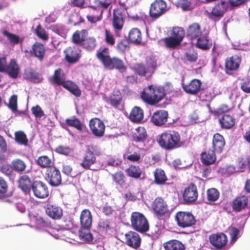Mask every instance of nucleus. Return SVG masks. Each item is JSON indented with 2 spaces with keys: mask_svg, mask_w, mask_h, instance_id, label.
I'll use <instances>...</instances> for the list:
<instances>
[{
  "mask_svg": "<svg viewBox=\"0 0 250 250\" xmlns=\"http://www.w3.org/2000/svg\"><path fill=\"white\" fill-rule=\"evenodd\" d=\"M210 244L214 247V250H228L226 246L228 243V237L223 233L212 234L209 237Z\"/></svg>",
  "mask_w": 250,
  "mask_h": 250,
  "instance_id": "nucleus-10",
  "label": "nucleus"
},
{
  "mask_svg": "<svg viewBox=\"0 0 250 250\" xmlns=\"http://www.w3.org/2000/svg\"><path fill=\"white\" fill-rule=\"evenodd\" d=\"M37 164L42 168L48 169L52 167L54 164L52 159L47 155H42L38 158L36 161Z\"/></svg>",
  "mask_w": 250,
  "mask_h": 250,
  "instance_id": "nucleus-43",
  "label": "nucleus"
},
{
  "mask_svg": "<svg viewBox=\"0 0 250 250\" xmlns=\"http://www.w3.org/2000/svg\"><path fill=\"white\" fill-rule=\"evenodd\" d=\"M112 0H94L93 3L97 8L102 9H107L111 4Z\"/></svg>",
  "mask_w": 250,
  "mask_h": 250,
  "instance_id": "nucleus-59",
  "label": "nucleus"
},
{
  "mask_svg": "<svg viewBox=\"0 0 250 250\" xmlns=\"http://www.w3.org/2000/svg\"><path fill=\"white\" fill-rule=\"evenodd\" d=\"M15 139L17 143L20 145L27 146L28 144V140L26 134L24 132L21 131H18L15 133Z\"/></svg>",
  "mask_w": 250,
  "mask_h": 250,
  "instance_id": "nucleus-52",
  "label": "nucleus"
},
{
  "mask_svg": "<svg viewBox=\"0 0 250 250\" xmlns=\"http://www.w3.org/2000/svg\"><path fill=\"white\" fill-rule=\"evenodd\" d=\"M133 70L136 74L140 76H146L148 72V68L146 67L142 63H136L134 66Z\"/></svg>",
  "mask_w": 250,
  "mask_h": 250,
  "instance_id": "nucleus-56",
  "label": "nucleus"
},
{
  "mask_svg": "<svg viewBox=\"0 0 250 250\" xmlns=\"http://www.w3.org/2000/svg\"><path fill=\"white\" fill-rule=\"evenodd\" d=\"M229 8L228 2L225 0H222L215 4L212 7L210 13V18L220 19L222 18Z\"/></svg>",
  "mask_w": 250,
  "mask_h": 250,
  "instance_id": "nucleus-17",
  "label": "nucleus"
},
{
  "mask_svg": "<svg viewBox=\"0 0 250 250\" xmlns=\"http://www.w3.org/2000/svg\"><path fill=\"white\" fill-rule=\"evenodd\" d=\"M154 182L157 185H164L167 180V176L164 170L156 168L154 172Z\"/></svg>",
  "mask_w": 250,
  "mask_h": 250,
  "instance_id": "nucleus-41",
  "label": "nucleus"
},
{
  "mask_svg": "<svg viewBox=\"0 0 250 250\" xmlns=\"http://www.w3.org/2000/svg\"><path fill=\"white\" fill-rule=\"evenodd\" d=\"M209 112L216 117L223 116L227 113H228L229 109V106L226 104H222L218 108L215 110H212L210 107L208 105Z\"/></svg>",
  "mask_w": 250,
  "mask_h": 250,
  "instance_id": "nucleus-48",
  "label": "nucleus"
},
{
  "mask_svg": "<svg viewBox=\"0 0 250 250\" xmlns=\"http://www.w3.org/2000/svg\"><path fill=\"white\" fill-rule=\"evenodd\" d=\"M220 196L219 191L215 188H210L207 191V199L210 202L217 201Z\"/></svg>",
  "mask_w": 250,
  "mask_h": 250,
  "instance_id": "nucleus-55",
  "label": "nucleus"
},
{
  "mask_svg": "<svg viewBox=\"0 0 250 250\" xmlns=\"http://www.w3.org/2000/svg\"><path fill=\"white\" fill-rule=\"evenodd\" d=\"M45 52L44 45L42 43L36 42L32 46L30 54L42 62L44 58Z\"/></svg>",
  "mask_w": 250,
  "mask_h": 250,
  "instance_id": "nucleus-23",
  "label": "nucleus"
},
{
  "mask_svg": "<svg viewBox=\"0 0 250 250\" xmlns=\"http://www.w3.org/2000/svg\"><path fill=\"white\" fill-rule=\"evenodd\" d=\"M165 250H185L184 245L180 241L173 239L166 242L163 244Z\"/></svg>",
  "mask_w": 250,
  "mask_h": 250,
  "instance_id": "nucleus-35",
  "label": "nucleus"
},
{
  "mask_svg": "<svg viewBox=\"0 0 250 250\" xmlns=\"http://www.w3.org/2000/svg\"><path fill=\"white\" fill-rule=\"evenodd\" d=\"M32 191L34 195L39 199H44L49 195L47 185L41 181H35L33 182Z\"/></svg>",
  "mask_w": 250,
  "mask_h": 250,
  "instance_id": "nucleus-13",
  "label": "nucleus"
},
{
  "mask_svg": "<svg viewBox=\"0 0 250 250\" xmlns=\"http://www.w3.org/2000/svg\"><path fill=\"white\" fill-rule=\"evenodd\" d=\"M79 236L83 241L89 243L93 239L92 234L90 232V229L81 228L79 231Z\"/></svg>",
  "mask_w": 250,
  "mask_h": 250,
  "instance_id": "nucleus-53",
  "label": "nucleus"
},
{
  "mask_svg": "<svg viewBox=\"0 0 250 250\" xmlns=\"http://www.w3.org/2000/svg\"><path fill=\"white\" fill-rule=\"evenodd\" d=\"M128 40L133 43L139 44L142 42V33L137 28L131 29L128 33Z\"/></svg>",
  "mask_w": 250,
  "mask_h": 250,
  "instance_id": "nucleus-37",
  "label": "nucleus"
},
{
  "mask_svg": "<svg viewBox=\"0 0 250 250\" xmlns=\"http://www.w3.org/2000/svg\"><path fill=\"white\" fill-rule=\"evenodd\" d=\"M52 79L54 83L58 85L62 86L66 81L65 74L61 68H58L54 71Z\"/></svg>",
  "mask_w": 250,
  "mask_h": 250,
  "instance_id": "nucleus-42",
  "label": "nucleus"
},
{
  "mask_svg": "<svg viewBox=\"0 0 250 250\" xmlns=\"http://www.w3.org/2000/svg\"><path fill=\"white\" fill-rule=\"evenodd\" d=\"M163 41L166 46L169 49H174L177 46L180 45L181 43L172 36L166 37L163 39Z\"/></svg>",
  "mask_w": 250,
  "mask_h": 250,
  "instance_id": "nucleus-51",
  "label": "nucleus"
},
{
  "mask_svg": "<svg viewBox=\"0 0 250 250\" xmlns=\"http://www.w3.org/2000/svg\"><path fill=\"white\" fill-rule=\"evenodd\" d=\"M106 102L112 106L117 108L121 103L122 96L119 90L114 91L106 98Z\"/></svg>",
  "mask_w": 250,
  "mask_h": 250,
  "instance_id": "nucleus-32",
  "label": "nucleus"
},
{
  "mask_svg": "<svg viewBox=\"0 0 250 250\" xmlns=\"http://www.w3.org/2000/svg\"><path fill=\"white\" fill-rule=\"evenodd\" d=\"M167 11V4L164 0H155L149 7V15L153 20H157Z\"/></svg>",
  "mask_w": 250,
  "mask_h": 250,
  "instance_id": "nucleus-7",
  "label": "nucleus"
},
{
  "mask_svg": "<svg viewBox=\"0 0 250 250\" xmlns=\"http://www.w3.org/2000/svg\"><path fill=\"white\" fill-rule=\"evenodd\" d=\"M126 8H117L113 10L112 25L115 31L121 30L124 26L125 19V10Z\"/></svg>",
  "mask_w": 250,
  "mask_h": 250,
  "instance_id": "nucleus-12",
  "label": "nucleus"
},
{
  "mask_svg": "<svg viewBox=\"0 0 250 250\" xmlns=\"http://www.w3.org/2000/svg\"><path fill=\"white\" fill-rule=\"evenodd\" d=\"M112 178L113 181L121 187H123L125 185V177L122 171L116 172L112 175Z\"/></svg>",
  "mask_w": 250,
  "mask_h": 250,
  "instance_id": "nucleus-46",
  "label": "nucleus"
},
{
  "mask_svg": "<svg viewBox=\"0 0 250 250\" xmlns=\"http://www.w3.org/2000/svg\"><path fill=\"white\" fill-rule=\"evenodd\" d=\"M202 85L201 81L197 79H194L188 83H185L182 80L181 85L184 91L187 94L195 95L200 90Z\"/></svg>",
  "mask_w": 250,
  "mask_h": 250,
  "instance_id": "nucleus-15",
  "label": "nucleus"
},
{
  "mask_svg": "<svg viewBox=\"0 0 250 250\" xmlns=\"http://www.w3.org/2000/svg\"><path fill=\"white\" fill-rule=\"evenodd\" d=\"M125 243L130 248L138 249L141 244V238L139 234L135 231H130L125 234Z\"/></svg>",
  "mask_w": 250,
  "mask_h": 250,
  "instance_id": "nucleus-20",
  "label": "nucleus"
},
{
  "mask_svg": "<svg viewBox=\"0 0 250 250\" xmlns=\"http://www.w3.org/2000/svg\"><path fill=\"white\" fill-rule=\"evenodd\" d=\"M147 137V133L144 127L139 126L136 128V132L132 135L133 141L135 142H143Z\"/></svg>",
  "mask_w": 250,
  "mask_h": 250,
  "instance_id": "nucleus-39",
  "label": "nucleus"
},
{
  "mask_svg": "<svg viewBox=\"0 0 250 250\" xmlns=\"http://www.w3.org/2000/svg\"><path fill=\"white\" fill-rule=\"evenodd\" d=\"M132 228L136 231L145 233L148 231L149 223L145 215L139 212H133L130 217Z\"/></svg>",
  "mask_w": 250,
  "mask_h": 250,
  "instance_id": "nucleus-5",
  "label": "nucleus"
},
{
  "mask_svg": "<svg viewBox=\"0 0 250 250\" xmlns=\"http://www.w3.org/2000/svg\"><path fill=\"white\" fill-rule=\"evenodd\" d=\"M221 127L223 129H229L235 125V119L229 114L223 115L219 120Z\"/></svg>",
  "mask_w": 250,
  "mask_h": 250,
  "instance_id": "nucleus-31",
  "label": "nucleus"
},
{
  "mask_svg": "<svg viewBox=\"0 0 250 250\" xmlns=\"http://www.w3.org/2000/svg\"><path fill=\"white\" fill-rule=\"evenodd\" d=\"M96 57L102 62L104 67L109 70L115 69L121 73H124L126 71L127 67L122 59L117 57L111 58L110 56L108 47L99 49L97 52Z\"/></svg>",
  "mask_w": 250,
  "mask_h": 250,
  "instance_id": "nucleus-2",
  "label": "nucleus"
},
{
  "mask_svg": "<svg viewBox=\"0 0 250 250\" xmlns=\"http://www.w3.org/2000/svg\"><path fill=\"white\" fill-rule=\"evenodd\" d=\"M165 96V90L163 87L153 84L145 87L140 93L142 100L150 105L156 104Z\"/></svg>",
  "mask_w": 250,
  "mask_h": 250,
  "instance_id": "nucleus-3",
  "label": "nucleus"
},
{
  "mask_svg": "<svg viewBox=\"0 0 250 250\" xmlns=\"http://www.w3.org/2000/svg\"><path fill=\"white\" fill-rule=\"evenodd\" d=\"M184 56L187 61L190 62H196L198 59V55L193 50H189L185 53Z\"/></svg>",
  "mask_w": 250,
  "mask_h": 250,
  "instance_id": "nucleus-64",
  "label": "nucleus"
},
{
  "mask_svg": "<svg viewBox=\"0 0 250 250\" xmlns=\"http://www.w3.org/2000/svg\"><path fill=\"white\" fill-rule=\"evenodd\" d=\"M45 179L52 187H58L62 184L60 171L55 166L47 169L45 171Z\"/></svg>",
  "mask_w": 250,
  "mask_h": 250,
  "instance_id": "nucleus-11",
  "label": "nucleus"
},
{
  "mask_svg": "<svg viewBox=\"0 0 250 250\" xmlns=\"http://www.w3.org/2000/svg\"><path fill=\"white\" fill-rule=\"evenodd\" d=\"M125 171L128 176L136 179L140 178L142 173V171L139 166L133 165L130 166L125 169Z\"/></svg>",
  "mask_w": 250,
  "mask_h": 250,
  "instance_id": "nucleus-45",
  "label": "nucleus"
},
{
  "mask_svg": "<svg viewBox=\"0 0 250 250\" xmlns=\"http://www.w3.org/2000/svg\"><path fill=\"white\" fill-rule=\"evenodd\" d=\"M92 222L91 212L87 209L83 210L80 215L81 228L90 229Z\"/></svg>",
  "mask_w": 250,
  "mask_h": 250,
  "instance_id": "nucleus-27",
  "label": "nucleus"
},
{
  "mask_svg": "<svg viewBox=\"0 0 250 250\" xmlns=\"http://www.w3.org/2000/svg\"><path fill=\"white\" fill-rule=\"evenodd\" d=\"M62 86L76 97H80L81 95V91L79 86L71 81H66Z\"/></svg>",
  "mask_w": 250,
  "mask_h": 250,
  "instance_id": "nucleus-36",
  "label": "nucleus"
},
{
  "mask_svg": "<svg viewBox=\"0 0 250 250\" xmlns=\"http://www.w3.org/2000/svg\"><path fill=\"white\" fill-rule=\"evenodd\" d=\"M198 195L196 186L193 184H191L185 189L183 193V198L186 203L190 204L196 201Z\"/></svg>",
  "mask_w": 250,
  "mask_h": 250,
  "instance_id": "nucleus-18",
  "label": "nucleus"
},
{
  "mask_svg": "<svg viewBox=\"0 0 250 250\" xmlns=\"http://www.w3.org/2000/svg\"><path fill=\"white\" fill-rule=\"evenodd\" d=\"M83 48L88 50L93 49L96 46V41L94 38L85 39L82 44Z\"/></svg>",
  "mask_w": 250,
  "mask_h": 250,
  "instance_id": "nucleus-57",
  "label": "nucleus"
},
{
  "mask_svg": "<svg viewBox=\"0 0 250 250\" xmlns=\"http://www.w3.org/2000/svg\"><path fill=\"white\" fill-rule=\"evenodd\" d=\"M55 151L57 153L68 156L71 153L72 149L68 146H59L55 148Z\"/></svg>",
  "mask_w": 250,
  "mask_h": 250,
  "instance_id": "nucleus-63",
  "label": "nucleus"
},
{
  "mask_svg": "<svg viewBox=\"0 0 250 250\" xmlns=\"http://www.w3.org/2000/svg\"><path fill=\"white\" fill-rule=\"evenodd\" d=\"M200 159L204 165L209 166L213 164L216 160V152L210 149L202 152L200 154Z\"/></svg>",
  "mask_w": 250,
  "mask_h": 250,
  "instance_id": "nucleus-26",
  "label": "nucleus"
},
{
  "mask_svg": "<svg viewBox=\"0 0 250 250\" xmlns=\"http://www.w3.org/2000/svg\"><path fill=\"white\" fill-rule=\"evenodd\" d=\"M62 171L64 174L70 176L72 177H76L81 174V172L80 171H73L72 167L70 165H68L63 166Z\"/></svg>",
  "mask_w": 250,
  "mask_h": 250,
  "instance_id": "nucleus-58",
  "label": "nucleus"
},
{
  "mask_svg": "<svg viewBox=\"0 0 250 250\" xmlns=\"http://www.w3.org/2000/svg\"><path fill=\"white\" fill-rule=\"evenodd\" d=\"M185 34L184 30L179 27H173L171 33V36L174 37V38L177 39L180 42L183 40Z\"/></svg>",
  "mask_w": 250,
  "mask_h": 250,
  "instance_id": "nucleus-54",
  "label": "nucleus"
},
{
  "mask_svg": "<svg viewBox=\"0 0 250 250\" xmlns=\"http://www.w3.org/2000/svg\"><path fill=\"white\" fill-rule=\"evenodd\" d=\"M87 34L86 30H76L72 35V41L76 44H82Z\"/></svg>",
  "mask_w": 250,
  "mask_h": 250,
  "instance_id": "nucleus-38",
  "label": "nucleus"
},
{
  "mask_svg": "<svg viewBox=\"0 0 250 250\" xmlns=\"http://www.w3.org/2000/svg\"><path fill=\"white\" fill-rule=\"evenodd\" d=\"M65 124L71 127H73L78 130H83V125L80 120L76 116H73L71 118H67L65 120Z\"/></svg>",
  "mask_w": 250,
  "mask_h": 250,
  "instance_id": "nucleus-47",
  "label": "nucleus"
},
{
  "mask_svg": "<svg viewBox=\"0 0 250 250\" xmlns=\"http://www.w3.org/2000/svg\"><path fill=\"white\" fill-rule=\"evenodd\" d=\"M175 219L178 226L183 229L192 227L196 224L195 218L190 212L179 211Z\"/></svg>",
  "mask_w": 250,
  "mask_h": 250,
  "instance_id": "nucleus-6",
  "label": "nucleus"
},
{
  "mask_svg": "<svg viewBox=\"0 0 250 250\" xmlns=\"http://www.w3.org/2000/svg\"><path fill=\"white\" fill-rule=\"evenodd\" d=\"M242 61L241 55L236 54L227 57L225 61V71L228 75H230L232 72L237 71L239 69Z\"/></svg>",
  "mask_w": 250,
  "mask_h": 250,
  "instance_id": "nucleus-8",
  "label": "nucleus"
},
{
  "mask_svg": "<svg viewBox=\"0 0 250 250\" xmlns=\"http://www.w3.org/2000/svg\"><path fill=\"white\" fill-rule=\"evenodd\" d=\"M3 35L6 37L9 42L13 44H18L22 42L20 38L17 35L10 33L6 30L2 31Z\"/></svg>",
  "mask_w": 250,
  "mask_h": 250,
  "instance_id": "nucleus-49",
  "label": "nucleus"
},
{
  "mask_svg": "<svg viewBox=\"0 0 250 250\" xmlns=\"http://www.w3.org/2000/svg\"><path fill=\"white\" fill-rule=\"evenodd\" d=\"M104 42L110 46H113L115 43V39L114 35L107 29L105 30Z\"/></svg>",
  "mask_w": 250,
  "mask_h": 250,
  "instance_id": "nucleus-60",
  "label": "nucleus"
},
{
  "mask_svg": "<svg viewBox=\"0 0 250 250\" xmlns=\"http://www.w3.org/2000/svg\"><path fill=\"white\" fill-rule=\"evenodd\" d=\"M19 186L20 188L24 192H29L32 188L33 183L30 178L26 175L21 176L18 181Z\"/></svg>",
  "mask_w": 250,
  "mask_h": 250,
  "instance_id": "nucleus-34",
  "label": "nucleus"
},
{
  "mask_svg": "<svg viewBox=\"0 0 250 250\" xmlns=\"http://www.w3.org/2000/svg\"><path fill=\"white\" fill-rule=\"evenodd\" d=\"M212 148L216 153H221L224 148L225 146V140L224 137L219 133H215L214 134L212 140Z\"/></svg>",
  "mask_w": 250,
  "mask_h": 250,
  "instance_id": "nucleus-25",
  "label": "nucleus"
},
{
  "mask_svg": "<svg viewBox=\"0 0 250 250\" xmlns=\"http://www.w3.org/2000/svg\"><path fill=\"white\" fill-rule=\"evenodd\" d=\"M248 203L249 199L247 196L239 195L232 200L231 206L233 211L239 212L247 208Z\"/></svg>",
  "mask_w": 250,
  "mask_h": 250,
  "instance_id": "nucleus-19",
  "label": "nucleus"
},
{
  "mask_svg": "<svg viewBox=\"0 0 250 250\" xmlns=\"http://www.w3.org/2000/svg\"><path fill=\"white\" fill-rule=\"evenodd\" d=\"M128 118L133 123H140L144 118L143 110L139 106H134L132 109Z\"/></svg>",
  "mask_w": 250,
  "mask_h": 250,
  "instance_id": "nucleus-33",
  "label": "nucleus"
},
{
  "mask_svg": "<svg viewBox=\"0 0 250 250\" xmlns=\"http://www.w3.org/2000/svg\"><path fill=\"white\" fill-rule=\"evenodd\" d=\"M157 141L160 147L166 150H171L180 147L183 142L180 133L174 130H167L159 135Z\"/></svg>",
  "mask_w": 250,
  "mask_h": 250,
  "instance_id": "nucleus-1",
  "label": "nucleus"
},
{
  "mask_svg": "<svg viewBox=\"0 0 250 250\" xmlns=\"http://www.w3.org/2000/svg\"><path fill=\"white\" fill-rule=\"evenodd\" d=\"M241 89L245 93H250V78H246L241 80L240 83Z\"/></svg>",
  "mask_w": 250,
  "mask_h": 250,
  "instance_id": "nucleus-61",
  "label": "nucleus"
},
{
  "mask_svg": "<svg viewBox=\"0 0 250 250\" xmlns=\"http://www.w3.org/2000/svg\"><path fill=\"white\" fill-rule=\"evenodd\" d=\"M110 223L108 219H101L98 222V226L99 230L107 231L110 229Z\"/></svg>",
  "mask_w": 250,
  "mask_h": 250,
  "instance_id": "nucleus-62",
  "label": "nucleus"
},
{
  "mask_svg": "<svg viewBox=\"0 0 250 250\" xmlns=\"http://www.w3.org/2000/svg\"><path fill=\"white\" fill-rule=\"evenodd\" d=\"M66 61L74 64L79 61L81 57V51L75 46H68L63 51Z\"/></svg>",
  "mask_w": 250,
  "mask_h": 250,
  "instance_id": "nucleus-14",
  "label": "nucleus"
},
{
  "mask_svg": "<svg viewBox=\"0 0 250 250\" xmlns=\"http://www.w3.org/2000/svg\"><path fill=\"white\" fill-rule=\"evenodd\" d=\"M116 48L120 53H125L129 49V43L126 39H123L118 41L116 44Z\"/></svg>",
  "mask_w": 250,
  "mask_h": 250,
  "instance_id": "nucleus-50",
  "label": "nucleus"
},
{
  "mask_svg": "<svg viewBox=\"0 0 250 250\" xmlns=\"http://www.w3.org/2000/svg\"><path fill=\"white\" fill-rule=\"evenodd\" d=\"M152 208L155 214L159 218L165 216L169 213L166 201L161 197H157L154 200Z\"/></svg>",
  "mask_w": 250,
  "mask_h": 250,
  "instance_id": "nucleus-9",
  "label": "nucleus"
},
{
  "mask_svg": "<svg viewBox=\"0 0 250 250\" xmlns=\"http://www.w3.org/2000/svg\"><path fill=\"white\" fill-rule=\"evenodd\" d=\"M24 77L33 83H39L41 81L40 74L34 69L31 68L25 71Z\"/></svg>",
  "mask_w": 250,
  "mask_h": 250,
  "instance_id": "nucleus-44",
  "label": "nucleus"
},
{
  "mask_svg": "<svg viewBox=\"0 0 250 250\" xmlns=\"http://www.w3.org/2000/svg\"><path fill=\"white\" fill-rule=\"evenodd\" d=\"M89 14L86 16L87 21L92 23H96L102 20L104 10L93 5L89 6Z\"/></svg>",
  "mask_w": 250,
  "mask_h": 250,
  "instance_id": "nucleus-22",
  "label": "nucleus"
},
{
  "mask_svg": "<svg viewBox=\"0 0 250 250\" xmlns=\"http://www.w3.org/2000/svg\"><path fill=\"white\" fill-rule=\"evenodd\" d=\"M197 39L196 47L203 50H207L211 48L212 41L206 34L200 36Z\"/></svg>",
  "mask_w": 250,
  "mask_h": 250,
  "instance_id": "nucleus-30",
  "label": "nucleus"
},
{
  "mask_svg": "<svg viewBox=\"0 0 250 250\" xmlns=\"http://www.w3.org/2000/svg\"><path fill=\"white\" fill-rule=\"evenodd\" d=\"M168 113L164 110L155 111L150 118L151 122L155 125L161 126L167 121Z\"/></svg>",
  "mask_w": 250,
  "mask_h": 250,
  "instance_id": "nucleus-21",
  "label": "nucleus"
},
{
  "mask_svg": "<svg viewBox=\"0 0 250 250\" xmlns=\"http://www.w3.org/2000/svg\"><path fill=\"white\" fill-rule=\"evenodd\" d=\"M12 169L16 172L21 173L24 172L26 168V164L22 160L18 158L13 160L11 163Z\"/></svg>",
  "mask_w": 250,
  "mask_h": 250,
  "instance_id": "nucleus-40",
  "label": "nucleus"
},
{
  "mask_svg": "<svg viewBox=\"0 0 250 250\" xmlns=\"http://www.w3.org/2000/svg\"><path fill=\"white\" fill-rule=\"evenodd\" d=\"M202 35L200 25L197 23L190 25L187 30V37L190 40H194Z\"/></svg>",
  "mask_w": 250,
  "mask_h": 250,
  "instance_id": "nucleus-29",
  "label": "nucleus"
},
{
  "mask_svg": "<svg viewBox=\"0 0 250 250\" xmlns=\"http://www.w3.org/2000/svg\"><path fill=\"white\" fill-rule=\"evenodd\" d=\"M89 127L92 134L97 137H103L105 131V125L99 118L92 119L89 121Z\"/></svg>",
  "mask_w": 250,
  "mask_h": 250,
  "instance_id": "nucleus-16",
  "label": "nucleus"
},
{
  "mask_svg": "<svg viewBox=\"0 0 250 250\" xmlns=\"http://www.w3.org/2000/svg\"><path fill=\"white\" fill-rule=\"evenodd\" d=\"M45 212L51 218L54 220L60 219L63 215L62 208L56 205L48 204L45 207Z\"/></svg>",
  "mask_w": 250,
  "mask_h": 250,
  "instance_id": "nucleus-24",
  "label": "nucleus"
},
{
  "mask_svg": "<svg viewBox=\"0 0 250 250\" xmlns=\"http://www.w3.org/2000/svg\"><path fill=\"white\" fill-rule=\"evenodd\" d=\"M20 67L15 59L11 60L4 72L6 73L10 78L16 79L20 73Z\"/></svg>",
  "mask_w": 250,
  "mask_h": 250,
  "instance_id": "nucleus-28",
  "label": "nucleus"
},
{
  "mask_svg": "<svg viewBox=\"0 0 250 250\" xmlns=\"http://www.w3.org/2000/svg\"><path fill=\"white\" fill-rule=\"evenodd\" d=\"M100 152L96 146L89 145L86 146V150L83 154L80 166L85 170L96 171L97 168L94 167L96 163V157L99 156Z\"/></svg>",
  "mask_w": 250,
  "mask_h": 250,
  "instance_id": "nucleus-4",
  "label": "nucleus"
}]
</instances>
